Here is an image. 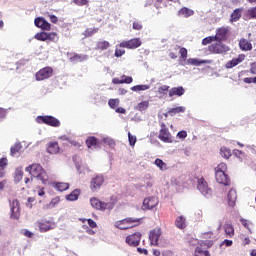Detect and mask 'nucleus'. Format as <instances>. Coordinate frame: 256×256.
Wrapping results in <instances>:
<instances>
[{"label":"nucleus","mask_w":256,"mask_h":256,"mask_svg":"<svg viewBox=\"0 0 256 256\" xmlns=\"http://www.w3.org/2000/svg\"><path fill=\"white\" fill-rule=\"evenodd\" d=\"M132 223H137V219L128 218V219L117 221L115 222V227L117 229H121L122 231H125L133 227Z\"/></svg>","instance_id":"nucleus-13"},{"label":"nucleus","mask_w":256,"mask_h":256,"mask_svg":"<svg viewBox=\"0 0 256 256\" xmlns=\"http://www.w3.org/2000/svg\"><path fill=\"white\" fill-rule=\"evenodd\" d=\"M194 13H195V12H194L193 10H191V9H189V8H186V7L182 8V9H180V10L178 11L179 17H186V18L193 16Z\"/></svg>","instance_id":"nucleus-29"},{"label":"nucleus","mask_w":256,"mask_h":256,"mask_svg":"<svg viewBox=\"0 0 256 256\" xmlns=\"http://www.w3.org/2000/svg\"><path fill=\"white\" fill-rule=\"evenodd\" d=\"M124 53H125V49L119 48V46H117L114 55L115 57H123Z\"/></svg>","instance_id":"nucleus-56"},{"label":"nucleus","mask_w":256,"mask_h":256,"mask_svg":"<svg viewBox=\"0 0 256 256\" xmlns=\"http://www.w3.org/2000/svg\"><path fill=\"white\" fill-rule=\"evenodd\" d=\"M123 83H126L127 85H130V83H133V77L123 75L122 76V84Z\"/></svg>","instance_id":"nucleus-52"},{"label":"nucleus","mask_w":256,"mask_h":256,"mask_svg":"<svg viewBox=\"0 0 256 256\" xmlns=\"http://www.w3.org/2000/svg\"><path fill=\"white\" fill-rule=\"evenodd\" d=\"M35 39L38 41H47V32H40L35 35Z\"/></svg>","instance_id":"nucleus-44"},{"label":"nucleus","mask_w":256,"mask_h":256,"mask_svg":"<svg viewBox=\"0 0 256 256\" xmlns=\"http://www.w3.org/2000/svg\"><path fill=\"white\" fill-rule=\"evenodd\" d=\"M73 3H75V5H78L79 7H83V5H87V3H89L88 0H73Z\"/></svg>","instance_id":"nucleus-60"},{"label":"nucleus","mask_w":256,"mask_h":256,"mask_svg":"<svg viewBox=\"0 0 256 256\" xmlns=\"http://www.w3.org/2000/svg\"><path fill=\"white\" fill-rule=\"evenodd\" d=\"M250 73L256 75V62L250 63Z\"/></svg>","instance_id":"nucleus-64"},{"label":"nucleus","mask_w":256,"mask_h":256,"mask_svg":"<svg viewBox=\"0 0 256 256\" xmlns=\"http://www.w3.org/2000/svg\"><path fill=\"white\" fill-rule=\"evenodd\" d=\"M224 231L228 237H233V235H235V228H233V224L231 223L224 224Z\"/></svg>","instance_id":"nucleus-32"},{"label":"nucleus","mask_w":256,"mask_h":256,"mask_svg":"<svg viewBox=\"0 0 256 256\" xmlns=\"http://www.w3.org/2000/svg\"><path fill=\"white\" fill-rule=\"evenodd\" d=\"M154 165H156V167H158V169H160V171H167V169H169L167 167V163H165L163 160L157 158L154 161Z\"/></svg>","instance_id":"nucleus-36"},{"label":"nucleus","mask_w":256,"mask_h":256,"mask_svg":"<svg viewBox=\"0 0 256 256\" xmlns=\"http://www.w3.org/2000/svg\"><path fill=\"white\" fill-rule=\"evenodd\" d=\"M239 47L242 51H251L253 49V44H251L247 39L242 38L239 41Z\"/></svg>","instance_id":"nucleus-24"},{"label":"nucleus","mask_w":256,"mask_h":256,"mask_svg":"<svg viewBox=\"0 0 256 256\" xmlns=\"http://www.w3.org/2000/svg\"><path fill=\"white\" fill-rule=\"evenodd\" d=\"M181 97L183 95H185V88H183L182 86L180 87H174L169 91V97Z\"/></svg>","instance_id":"nucleus-23"},{"label":"nucleus","mask_w":256,"mask_h":256,"mask_svg":"<svg viewBox=\"0 0 256 256\" xmlns=\"http://www.w3.org/2000/svg\"><path fill=\"white\" fill-rule=\"evenodd\" d=\"M160 127L161 129L159 131L158 139H160V141H163V143H173V138L171 137L169 128H167L165 123H162Z\"/></svg>","instance_id":"nucleus-7"},{"label":"nucleus","mask_w":256,"mask_h":256,"mask_svg":"<svg viewBox=\"0 0 256 256\" xmlns=\"http://www.w3.org/2000/svg\"><path fill=\"white\" fill-rule=\"evenodd\" d=\"M86 145L88 149H97L98 141L95 136H90L86 140Z\"/></svg>","instance_id":"nucleus-28"},{"label":"nucleus","mask_w":256,"mask_h":256,"mask_svg":"<svg viewBox=\"0 0 256 256\" xmlns=\"http://www.w3.org/2000/svg\"><path fill=\"white\" fill-rule=\"evenodd\" d=\"M149 108V101H142L138 104L139 111H146Z\"/></svg>","instance_id":"nucleus-45"},{"label":"nucleus","mask_w":256,"mask_h":256,"mask_svg":"<svg viewBox=\"0 0 256 256\" xmlns=\"http://www.w3.org/2000/svg\"><path fill=\"white\" fill-rule=\"evenodd\" d=\"M237 201V191L235 189L229 190L227 194V203L230 207H235V203Z\"/></svg>","instance_id":"nucleus-20"},{"label":"nucleus","mask_w":256,"mask_h":256,"mask_svg":"<svg viewBox=\"0 0 256 256\" xmlns=\"http://www.w3.org/2000/svg\"><path fill=\"white\" fill-rule=\"evenodd\" d=\"M21 149H23V146L21 145V143L17 142L14 146L10 148L11 157H15L17 153L21 151Z\"/></svg>","instance_id":"nucleus-35"},{"label":"nucleus","mask_w":256,"mask_h":256,"mask_svg":"<svg viewBox=\"0 0 256 256\" xmlns=\"http://www.w3.org/2000/svg\"><path fill=\"white\" fill-rule=\"evenodd\" d=\"M198 191H200L201 195L209 199L212 195L211 188L207 185V182L204 178L198 179V185H197Z\"/></svg>","instance_id":"nucleus-10"},{"label":"nucleus","mask_w":256,"mask_h":256,"mask_svg":"<svg viewBox=\"0 0 256 256\" xmlns=\"http://www.w3.org/2000/svg\"><path fill=\"white\" fill-rule=\"evenodd\" d=\"M37 227L41 233H47V231H51V229H55V223L49 221L38 222Z\"/></svg>","instance_id":"nucleus-17"},{"label":"nucleus","mask_w":256,"mask_h":256,"mask_svg":"<svg viewBox=\"0 0 256 256\" xmlns=\"http://www.w3.org/2000/svg\"><path fill=\"white\" fill-rule=\"evenodd\" d=\"M178 139H187V131L182 130L177 133Z\"/></svg>","instance_id":"nucleus-62"},{"label":"nucleus","mask_w":256,"mask_h":256,"mask_svg":"<svg viewBox=\"0 0 256 256\" xmlns=\"http://www.w3.org/2000/svg\"><path fill=\"white\" fill-rule=\"evenodd\" d=\"M176 227H178V229H185L186 225V219L184 216H179L176 218V222H175Z\"/></svg>","instance_id":"nucleus-34"},{"label":"nucleus","mask_w":256,"mask_h":256,"mask_svg":"<svg viewBox=\"0 0 256 256\" xmlns=\"http://www.w3.org/2000/svg\"><path fill=\"white\" fill-rule=\"evenodd\" d=\"M36 122L45 123V125H49L50 127H61L59 119L53 116H38Z\"/></svg>","instance_id":"nucleus-6"},{"label":"nucleus","mask_w":256,"mask_h":256,"mask_svg":"<svg viewBox=\"0 0 256 256\" xmlns=\"http://www.w3.org/2000/svg\"><path fill=\"white\" fill-rule=\"evenodd\" d=\"M97 31H99V28H87L82 35H84V37H92V35H95V33H97Z\"/></svg>","instance_id":"nucleus-39"},{"label":"nucleus","mask_w":256,"mask_h":256,"mask_svg":"<svg viewBox=\"0 0 256 256\" xmlns=\"http://www.w3.org/2000/svg\"><path fill=\"white\" fill-rule=\"evenodd\" d=\"M34 24L39 29H42L43 31H50L51 30V24L45 20L43 17H38L34 20Z\"/></svg>","instance_id":"nucleus-15"},{"label":"nucleus","mask_w":256,"mask_h":256,"mask_svg":"<svg viewBox=\"0 0 256 256\" xmlns=\"http://www.w3.org/2000/svg\"><path fill=\"white\" fill-rule=\"evenodd\" d=\"M157 205H159V198L148 197V198H145L143 201L142 210L149 211L151 209H154V207H157Z\"/></svg>","instance_id":"nucleus-12"},{"label":"nucleus","mask_w":256,"mask_h":256,"mask_svg":"<svg viewBox=\"0 0 256 256\" xmlns=\"http://www.w3.org/2000/svg\"><path fill=\"white\" fill-rule=\"evenodd\" d=\"M149 241L154 247H167L169 242L163 238V231L161 228H154L149 233Z\"/></svg>","instance_id":"nucleus-2"},{"label":"nucleus","mask_w":256,"mask_h":256,"mask_svg":"<svg viewBox=\"0 0 256 256\" xmlns=\"http://www.w3.org/2000/svg\"><path fill=\"white\" fill-rule=\"evenodd\" d=\"M130 89L135 93H141V91H147L148 89H151V86L147 84H140V85L133 86Z\"/></svg>","instance_id":"nucleus-30"},{"label":"nucleus","mask_w":256,"mask_h":256,"mask_svg":"<svg viewBox=\"0 0 256 256\" xmlns=\"http://www.w3.org/2000/svg\"><path fill=\"white\" fill-rule=\"evenodd\" d=\"M167 91H169V86H167V85H162V86H160V87L158 88V93H159L160 95H165V93H166Z\"/></svg>","instance_id":"nucleus-55"},{"label":"nucleus","mask_w":256,"mask_h":256,"mask_svg":"<svg viewBox=\"0 0 256 256\" xmlns=\"http://www.w3.org/2000/svg\"><path fill=\"white\" fill-rule=\"evenodd\" d=\"M126 243L130 245V247H137L139 243H141V233L136 232L126 237Z\"/></svg>","instance_id":"nucleus-14"},{"label":"nucleus","mask_w":256,"mask_h":256,"mask_svg":"<svg viewBox=\"0 0 256 256\" xmlns=\"http://www.w3.org/2000/svg\"><path fill=\"white\" fill-rule=\"evenodd\" d=\"M232 153H233V155H234L235 157H237L238 159H240V161H243V157H245V154H244L242 151H240V150H238V149H234Z\"/></svg>","instance_id":"nucleus-49"},{"label":"nucleus","mask_w":256,"mask_h":256,"mask_svg":"<svg viewBox=\"0 0 256 256\" xmlns=\"http://www.w3.org/2000/svg\"><path fill=\"white\" fill-rule=\"evenodd\" d=\"M128 141L130 143L131 147H134V145L137 143V137L131 135V133H128Z\"/></svg>","instance_id":"nucleus-50"},{"label":"nucleus","mask_w":256,"mask_h":256,"mask_svg":"<svg viewBox=\"0 0 256 256\" xmlns=\"http://www.w3.org/2000/svg\"><path fill=\"white\" fill-rule=\"evenodd\" d=\"M33 203H35V198H33V197L28 198V200L26 202V207H28V209H32Z\"/></svg>","instance_id":"nucleus-61"},{"label":"nucleus","mask_w":256,"mask_h":256,"mask_svg":"<svg viewBox=\"0 0 256 256\" xmlns=\"http://www.w3.org/2000/svg\"><path fill=\"white\" fill-rule=\"evenodd\" d=\"M220 155L221 157H223L224 159H229L232 155L231 153V149L225 147V146H222L220 148Z\"/></svg>","instance_id":"nucleus-37"},{"label":"nucleus","mask_w":256,"mask_h":256,"mask_svg":"<svg viewBox=\"0 0 256 256\" xmlns=\"http://www.w3.org/2000/svg\"><path fill=\"white\" fill-rule=\"evenodd\" d=\"M227 164L220 163L215 168V179L220 185H229V177L227 176Z\"/></svg>","instance_id":"nucleus-3"},{"label":"nucleus","mask_w":256,"mask_h":256,"mask_svg":"<svg viewBox=\"0 0 256 256\" xmlns=\"http://www.w3.org/2000/svg\"><path fill=\"white\" fill-rule=\"evenodd\" d=\"M136 189H139V191H142V193H146V187L143 183H138L135 185Z\"/></svg>","instance_id":"nucleus-63"},{"label":"nucleus","mask_w":256,"mask_h":256,"mask_svg":"<svg viewBox=\"0 0 256 256\" xmlns=\"http://www.w3.org/2000/svg\"><path fill=\"white\" fill-rule=\"evenodd\" d=\"M103 143H105V145H109V147H113L115 145V140L110 137H106L103 138Z\"/></svg>","instance_id":"nucleus-51"},{"label":"nucleus","mask_w":256,"mask_h":256,"mask_svg":"<svg viewBox=\"0 0 256 256\" xmlns=\"http://www.w3.org/2000/svg\"><path fill=\"white\" fill-rule=\"evenodd\" d=\"M208 51H210V53H214L215 55H223L224 53L229 52V46L223 44L221 41H218L211 44L208 47Z\"/></svg>","instance_id":"nucleus-5"},{"label":"nucleus","mask_w":256,"mask_h":256,"mask_svg":"<svg viewBox=\"0 0 256 256\" xmlns=\"http://www.w3.org/2000/svg\"><path fill=\"white\" fill-rule=\"evenodd\" d=\"M213 41H217L215 36H208L202 40V45H209L210 43H213Z\"/></svg>","instance_id":"nucleus-47"},{"label":"nucleus","mask_w":256,"mask_h":256,"mask_svg":"<svg viewBox=\"0 0 256 256\" xmlns=\"http://www.w3.org/2000/svg\"><path fill=\"white\" fill-rule=\"evenodd\" d=\"M141 44H142L141 39L134 38L128 41H122L119 44V47L121 49H137L138 47H141Z\"/></svg>","instance_id":"nucleus-11"},{"label":"nucleus","mask_w":256,"mask_h":256,"mask_svg":"<svg viewBox=\"0 0 256 256\" xmlns=\"http://www.w3.org/2000/svg\"><path fill=\"white\" fill-rule=\"evenodd\" d=\"M79 195H81L80 189H75L70 194L65 196L66 201H77L79 199Z\"/></svg>","instance_id":"nucleus-27"},{"label":"nucleus","mask_w":256,"mask_h":256,"mask_svg":"<svg viewBox=\"0 0 256 256\" xmlns=\"http://www.w3.org/2000/svg\"><path fill=\"white\" fill-rule=\"evenodd\" d=\"M110 44L107 41L98 42L97 49H100L101 51H105V49H109Z\"/></svg>","instance_id":"nucleus-43"},{"label":"nucleus","mask_w":256,"mask_h":256,"mask_svg":"<svg viewBox=\"0 0 256 256\" xmlns=\"http://www.w3.org/2000/svg\"><path fill=\"white\" fill-rule=\"evenodd\" d=\"M52 187L56 189V191H60L63 193V191H67L69 189V183L67 182H53Z\"/></svg>","instance_id":"nucleus-25"},{"label":"nucleus","mask_w":256,"mask_h":256,"mask_svg":"<svg viewBox=\"0 0 256 256\" xmlns=\"http://www.w3.org/2000/svg\"><path fill=\"white\" fill-rule=\"evenodd\" d=\"M105 183V178L103 175H96L92 178L90 182V189L93 193H97L101 187H103V184Z\"/></svg>","instance_id":"nucleus-8"},{"label":"nucleus","mask_w":256,"mask_h":256,"mask_svg":"<svg viewBox=\"0 0 256 256\" xmlns=\"http://www.w3.org/2000/svg\"><path fill=\"white\" fill-rule=\"evenodd\" d=\"M7 163H8L7 158L0 159V169H2V171H5V167H7Z\"/></svg>","instance_id":"nucleus-59"},{"label":"nucleus","mask_w":256,"mask_h":256,"mask_svg":"<svg viewBox=\"0 0 256 256\" xmlns=\"http://www.w3.org/2000/svg\"><path fill=\"white\" fill-rule=\"evenodd\" d=\"M195 256H209V251L203 250L201 247H197L195 250Z\"/></svg>","instance_id":"nucleus-42"},{"label":"nucleus","mask_w":256,"mask_h":256,"mask_svg":"<svg viewBox=\"0 0 256 256\" xmlns=\"http://www.w3.org/2000/svg\"><path fill=\"white\" fill-rule=\"evenodd\" d=\"M243 61H245V54H240L237 58L226 63V69H233V67H237V65H239V63H243Z\"/></svg>","instance_id":"nucleus-19"},{"label":"nucleus","mask_w":256,"mask_h":256,"mask_svg":"<svg viewBox=\"0 0 256 256\" xmlns=\"http://www.w3.org/2000/svg\"><path fill=\"white\" fill-rule=\"evenodd\" d=\"M211 63V60H200L197 58H190L186 60L185 63L182 65H194L195 67H199L201 65H209Z\"/></svg>","instance_id":"nucleus-18"},{"label":"nucleus","mask_w":256,"mask_h":256,"mask_svg":"<svg viewBox=\"0 0 256 256\" xmlns=\"http://www.w3.org/2000/svg\"><path fill=\"white\" fill-rule=\"evenodd\" d=\"M59 143L57 142H50L47 145V153L50 155H57L59 153Z\"/></svg>","instance_id":"nucleus-22"},{"label":"nucleus","mask_w":256,"mask_h":256,"mask_svg":"<svg viewBox=\"0 0 256 256\" xmlns=\"http://www.w3.org/2000/svg\"><path fill=\"white\" fill-rule=\"evenodd\" d=\"M59 203H61V198H60L59 196H57V197L53 198V199L49 202V204H46V205L44 206V209H54V207H55L56 205H58Z\"/></svg>","instance_id":"nucleus-33"},{"label":"nucleus","mask_w":256,"mask_h":256,"mask_svg":"<svg viewBox=\"0 0 256 256\" xmlns=\"http://www.w3.org/2000/svg\"><path fill=\"white\" fill-rule=\"evenodd\" d=\"M227 33H229L228 28H219L216 30V35L214 36V39H216V41H223L225 40V37H227Z\"/></svg>","instance_id":"nucleus-21"},{"label":"nucleus","mask_w":256,"mask_h":256,"mask_svg":"<svg viewBox=\"0 0 256 256\" xmlns=\"http://www.w3.org/2000/svg\"><path fill=\"white\" fill-rule=\"evenodd\" d=\"M240 223H242L243 227H245L246 229H248L249 233H251V223L246 220V219H240Z\"/></svg>","instance_id":"nucleus-53"},{"label":"nucleus","mask_w":256,"mask_h":256,"mask_svg":"<svg viewBox=\"0 0 256 256\" xmlns=\"http://www.w3.org/2000/svg\"><path fill=\"white\" fill-rule=\"evenodd\" d=\"M50 77H53V68L51 67H44L35 74L36 81H45Z\"/></svg>","instance_id":"nucleus-9"},{"label":"nucleus","mask_w":256,"mask_h":256,"mask_svg":"<svg viewBox=\"0 0 256 256\" xmlns=\"http://www.w3.org/2000/svg\"><path fill=\"white\" fill-rule=\"evenodd\" d=\"M108 105L111 109H115V107H119V99H110L108 101Z\"/></svg>","instance_id":"nucleus-48"},{"label":"nucleus","mask_w":256,"mask_h":256,"mask_svg":"<svg viewBox=\"0 0 256 256\" xmlns=\"http://www.w3.org/2000/svg\"><path fill=\"white\" fill-rule=\"evenodd\" d=\"M15 181H17V183H19V181H21V179H23V168H17L15 170Z\"/></svg>","instance_id":"nucleus-41"},{"label":"nucleus","mask_w":256,"mask_h":256,"mask_svg":"<svg viewBox=\"0 0 256 256\" xmlns=\"http://www.w3.org/2000/svg\"><path fill=\"white\" fill-rule=\"evenodd\" d=\"M73 161L75 163V167L77 169V172L81 173V163H80L81 159L79 158V156H74Z\"/></svg>","instance_id":"nucleus-46"},{"label":"nucleus","mask_w":256,"mask_h":256,"mask_svg":"<svg viewBox=\"0 0 256 256\" xmlns=\"http://www.w3.org/2000/svg\"><path fill=\"white\" fill-rule=\"evenodd\" d=\"M25 172L29 173L31 177L39 179L43 185H47L49 183V175H47V172L40 164H32L26 167Z\"/></svg>","instance_id":"nucleus-1"},{"label":"nucleus","mask_w":256,"mask_h":256,"mask_svg":"<svg viewBox=\"0 0 256 256\" xmlns=\"http://www.w3.org/2000/svg\"><path fill=\"white\" fill-rule=\"evenodd\" d=\"M246 17H247V19H256V6L249 8L246 11Z\"/></svg>","instance_id":"nucleus-40"},{"label":"nucleus","mask_w":256,"mask_h":256,"mask_svg":"<svg viewBox=\"0 0 256 256\" xmlns=\"http://www.w3.org/2000/svg\"><path fill=\"white\" fill-rule=\"evenodd\" d=\"M10 209L12 219H19V217H21V214L19 213V200H12L10 203Z\"/></svg>","instance_id":"nucleus-16"},{"label":"nucleus","mask_w":256,"mask_h":256,"mask_svg":"<svg viewBox=\"0 0 256 256\" xmlns=\"http://www.w3.org/2000/svg\"><path fill=\"white\" fill-rule=\"evenodd\" d=\"M186 108L185 106H179L176 108H171L170 110H168V115H177V113H185Z\"/></svg>","instance_id":"nucleus-38"},{"label":"nucleus","mask_w":256,"mask_h":256,"mask_svg":"<svg viewBox=\"0 0 256 256\" xmlns=\"http://www.w3.org/2000/svg\"><path fill=\"white\" fill-rule=\"evenodd\" d=\"M89 59V56L86 54H75L74 56L70 57V61L72 63H81L83 61H87Z\"/></svg>","instance_id":"nucleus-26"},{"label":"nucleus","mask_w":256,"mask_h":256,"mask_svg":"<svg viewBox=\"0 0 256 256\" xmlns=\"http://www.w3.org/2000/svg\"><path fill=\"white\" fill-rule=\"evenodd\" d=\"M83 223H85V221H87L89 227H91V229H95V227H97V222L94 221L93 219H84L82 220Z\"/></svg>","instance_id":"nucleus-54"},{"label":"nucleus","mask_w":256,"mask_h":256,"mask_svg":"<svg viewBox=\"0 0 256 256\" xmlns=\"http://www.w3.org/2000/svg\"><path fill=\"white\" fill-rule=\"evenodd\" d=\"M243 12V8H238L233 11L231 14V21L232 23H235L241 19V13Z\"/></svg>","instance_id":"nucleus-31"},{"label":"nucleus","mask_w":256,"mask_h":256,"mask_svg":"<svg viewBox=\"0 0 256 256\" xmlns=\"http://www.w3.org/2000/svg\"><path fill=\"white\" fill-rule=\"evenodd\" d=\"M57 40V33L50 32L47 33V41H56Z\"/></svg>","instance_id":"nucleus-57"},{"label":"nucleus","mask_w":256,"mask_h":256,"mask_svg":"<svg viewBox=\"0 0 256 256\" xmlns=\"http://www.w3.org/2000/svg\"><path fill=\"white\" fill-rule=\"evenodd\" d=\"M90 204L93 209H97L98 211H111L114 207L113 202H103L95 197L90 199Z\"/></svg>","instance_id":"nucleus-4"},{"label":"nucleus","mask_w":256,"mask_h":256,"mask_svg":"<svg viewBox=\"0 0 256 256\" xmlns=\"http://www.w3.org/2000/svg\"><path fill=\"white\" fill-rule=\"evenodd\" d=\"M179 53L181 55V59H183V61L187 60V49L186 48H181L179 50Z\"/></svg>","instance_id":"nucleus-58"}]
</instances>
